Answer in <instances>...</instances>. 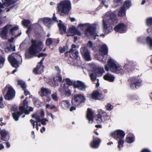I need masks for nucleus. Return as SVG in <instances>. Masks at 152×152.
Wrapping results in <instances>:
<instances>
[{"label": "nucleus", "mask_w": 152, "mask_h": 152, "mask_svg": "<svg viewBox=\"0 0 152 152\" xmlns=\"http://www.w3.org/2000/svg\"><path fill=\"white\" fill-rule=\"evenodd\" d=\"M51 93V90L47 88H42L41 89L40 96L42 97L48 96Z\"/></svg>", "instance_id": "nucleus-22"}, {"label": "nucleus", "mask_w": 152, "mask_h": 152, "mask_svg": "<svg viewBox=\"0 0 152 152\" xmlns=\"http://www.w3.org/2000/svg\"><path fill=\"white\" fill-rule=\"evenodd\" d=\"M90 76L92 81H94L96 80V77L97 76L94 72L93 73L91 74L90 75Z\"/></svg>", "instance_id": "nucleus-48"}, {"label": "nucleus", "mask_w": 152, "mask_h": 152, "mask_svg": "<svg viewBox=\"0 0 152 152\" xmlns=\"http://www.w3.org/2000/svg\"><path fill=\"white\" fill-rule=\"evenodd\" d=\"M103 28L105 33L107 34L113 31L112 28L110 26H108L105 20H102Z\"/></svg>", "instance_id": "nucleus-21"}, {"label": "nucleus", "mask_w": 152, "mask_h": 152, "mask_svg": "<svg viewBox=\"0 0 152 152\" xmlns=\"http://www.w3.org/2000/svg\"><path fill=\"white\" fill-rule=\"evenodd\" d=\"M130 87L133 90H135L142 84V80L138 77H133L130 79Z\"/></svg>", "instance_id": "nucleus-6"}, {"label": "nucleus", "mask_w": 152, "mask_h": 152, "mask_svg": "<svg viewBox=\"0 0 152 152\" xmlns=\"http://www.w3.org/2000/svg\"><path fill=\"white\" fill-rule=\"evenodd\" d=\"M18 85H20L23 89H25L26 88V86L24 82L21 80H18Z\"/></svg>", "instance_id": "nucleus-36"}, {"label": "nucleus", "mask_w": 152, "mask_h": 152, "mask_svg": "<svg viewBox=\"0 0 152 152\" xmlns=\"http://www.w3.org/2000/svg\"><path fill=\"white\" fill-rule=\"evenodd\" d=\"M58 77V81L59 82H61L62 81V77L61 76L59 75Z\"/></svg>", "instance_id": "nucleus-63"}, {"label": "nucleus", "mask_w": 152, "mask_h": 152, "mask_svg": "<svg viewBox=\"0 0 152 152\" xmlns=\"http://www.w3.org/2000/svg\"><path fill=\"white\" fill-rule=\"evenodd\" d=\"M48 121V119L45 118H43L41 119L40 122H41L42 124L44 125H45L46 124V122H47Z\"/></svg>", "instance_id": "nucleus-52"}, {"label": "nucleus", "mask_w": 152, "mask_h": 152, "mask_svg": "<svg viewBox=\"0 0 152 152\" xmlns=\"http://www.w3.org/2000/svg\"><path fill=\"white\" fill-rule=\"evenodd\" d=\"M125 135V133L124 131L121 130L115 131L110 134L111 136L116 140L118 139H123Z\"/></svg>", "instance_id": "nucleus-11"}, {"label": "nucleus", "mask_w": 152, "mask_h": 152, "mask_svg": "<svg viewBox=\"0 0 152 152\" xmlns=\"http://www.w3.org/2000/svg\"><path fill=\"white\" fill-rule=\"evenodd\" d=\"M131 5V1L129 0H126L124 1L123 6L122 7H124L125 9L129 8Z\"/></svg>", "instance_id": "nucleus-33"}, {"label": "nucleus", "mask_w": 152, "mask_h": 152, "mask_svg": "<svg viewBox=\"0 0 152 152\" xmlns=\"http://www.w3.org/2000/svg\"><path fill=\"white\" fill-rule=\"evenodd\" d=\"M5 58L2 56H0V68H1L3 66L5 61Z\"/></svg>", "instance_id": "nucleus-41"}, {"label": "nucleus", "mask_w": 152, "mask_h": 152, "mask_svg": "<svg viewBox=\"0 0 152 152\" xmlns=\"http://www.w3.org/2000/svg\"><path fill=\"white\" fill-rule=\"evenodd\" d=\"M126 26L124 23H121L118 24L114 28V30L120 33H124L126 31Z\"/></svg>", "instance_id": "nucleus-13"}, {"label": "nucleus", "mask_w": 152, "mask_h": 152, "mask_svg": "<svg viewBox=\"0 0 152 152\" xmlns=\"http://www.w3.org/2000/svg\"><path fill=\"white\" fill-rule=\"evenodd\" d=\"M61 108L64 109H67L71 105L70 103L67 100H63L61 103Z\"/></svg>", "instance_id": "nucleus-26"}, {"label": "nucleus", "mask_w": 152, "mask_h": 152, "mask_svg": "<svg viewBox=\"0 0 152 152\" xmlns=\"http://www.w3.org/2000/svg\"><path fill=\"white\" fill-rule=\"evenodd\" d=\"M57 7L59 12L68 14L71 9V3L68 0H64L58 4Z\"/></svg>", "instance_id": "nucleus-3"}, {"label": "nucleus", "mask_w": 152, "mask_h": 152, "mask_svg": "<svg viewBox=\"0 0 152 152\" xmlns=\"http://www.w3.org/2000/svg\"><path fill=\"white\" fill-rule=\"evenodd\" d=\"M108 16L109 17L108 22L110 24L114 25L117 22L118 20L115 14L109 12L108 15Z\"/></svg>", "instance_id": "nucleus-20"}, {"label": "nucleus", "mask_w": 152, "mask_h": 152, "mask_svg": "<svg viewBox=\"0 0 152 152\" xmlns=\"http://www.w3.org/2000/svg\"><path fill=\"white\" fill-rule=\"evenodd\" d=\"M126 14V9L124 7H121V9L118 12V15L120 17H123Z\"/></svg>", "instance_id": "nucleus-34"}, {"label": "nucleus", "mask_w": 152, "mask_h": 152, "mask_svg": "<svg viewBox=\"0 0 152 152\" xmlns=\"http://www.w3.org/2000/svg\"><path fill=\"white\" fill-rule=\"evenodd\" d=\"M35 119L37 121L36 122H37V123L38 122H40L41 119H40V117L38 115L35 117Z\"/></svg>", "instance_id": "nucleus-60"}, {"label": "nucleus", "mask_w": 152, "mask_h": 152, "mask_svg": "<svg viewBox=\"0 0 152 152\" xmlns=\"http://www.w3.org/2000/svg\"><path fill=\"white\" fill-rule=\"evenodd\" d=\"M146 24L147 26H149L152 25V17L146 19Z\"/></svg>", "instance_id": "nucleus-44"}, {"label": "nucleus", "mask_w": 152, "mask_h": 152, "mask_svg": "<svg viewBox=\"0 0 152 152\" xmlns=\"http://www.w3.org/2000/svg\"><path fill=\"white\" fill-rule=\"evenodd\" d=\"M99 52L103 55H107L108 52V49L107 46L106 45H102L99 49Z\"/></svg>", "instance_id": "nucleus-23"}, {"label": "nucleus", "mask_w": 152, "mask_h": 152, "mask_svg": "<svg viewBox=\"0 0 152 152\" xmlns=\"http://www.w3.org/2000/svg\"><path fill=\"white\" fill-rule=\"evenodd\" d=\"M76 45H75V44H73L71 46V48L69 51H67L66 52L64 53V55L65 57H66L68 55L69 53V55L70 54V53L72 51V48H76Z\"/></svg>", "instance_id": "nucleus-39"}, {"label": "nucleus", "mask_w": 152, "mask_h": 152, "mask_svg": "<svg viewBox=\"0 0 152 152\" xmlns=\"http://www.w3.org/2000/svg\"><path fill=\"white\" fill-rule=\"evenodd\" d=\"M3 98L2 97H0V108H3L4 105L3 103Z\"/></svg>", "instance_id": "nucleus-54"}, {"label": "nucleus", "mask_w": 152, "mask_h": 152, "mask_svg": "<svg viewBox=\"0 0 152 152\" xmlns=\"http://www.w3.org/2000/svg\"><path fill=\"white\" fill-rule=\"evenodd\" d=\"M1 135L0 140L3 142V141H7L10 139V133L8 131L5 129L1 130L0 132Z\"/></svg>", "instance_id": "nucleus-14"}, {"label": "nucleus", "mask_w": 152, "mask_h": 152, "mask_svg": "<svg viewBox=\"0 0 152 152\" xmlns=\"http://www.w3.org/2000/svg\"><path fill=\"white\" fill-rule=\"evenodd\" d=\"M80 52L83 58L85 60L89 61L91 60L90 53L86 47H81L80 49Z\"/></svg>", "instance_id": "nucleus-10"}, {"label": "nucleus", "mask_w": 152, "mask_h": 152, "mask_svg": "<svg viewBox=\"0 0 152 152\" xmlns=\"http://www.w3.org/2000/svg\"><path fill=\"white\" fill-rule=\"evenodd\" d=\"M31 43V45L28 49L29 53L31 55L37 56L39 58L47 56V54L43 53H40L38 55H36L41 51L43 48L44 45L42 42L39 41L37 43L36 40L32 39Z\"/></svg>", "instance_id": "nucleus-1"}, {"label": "nucleus", "mask_w": 152, "mask_h": 152, "mask_svg": "<svg viewBox=\"0 0 152 152\" xmlns=\"http://www.w3.org/2000/svg\"><path fill=\"white\" fill-rule=\"evenodd\" d=\"M85 100V97L83 94H74L72 98V104L73 106H76L84 102Z\"/></svg>", "instance_id": "nucleus-5"}, {"label": "nucleus", "mask_w": 152, "mask_h": 152, "mask_svg": "<svg viewBox=\"0 0 152 152\" xmlns=\"http://www.w3.org/2000/svg\"><path fill=\"white\" fill-rule=\"evenodd\" d=\"M44 59V57L37 64L36 67L34 69L33 72L34 74H40L43 72L45 67L43 65V62Z\"/></svg>", "instance_id": "nucleus-8"}, {"label": "nucleus", "mask_w": 152, "mask_h": 152, "mask_svg": "<svg viewBox=\"0 0 152 152\" xmlns=\"http://www.w3.org/2000/svg\"><path fill=\"white\" fill-rule=\"evenodd\" d=\"M43 21L45 23H50L52 21V20L50 18H45L43 19Z\"/></svg>", "instance_id": "nucleus-51"}, {"label": "nucleus", "mask_w": 152, "mask_h": 152, "mask_svg": "<svg viewBox=\"0 0 152 152\" xmlns=\"http://www.w3.org/2000/svg\"><path fill=\"white\" fill-rule=\"evenodd\" d=\"M96 29V26L95 24L88 26L85 30V35L88 37L90 36L94 37V39H95L96 35H95V34Z\"/></svg>", "instance_id": "nucleus-7"}, {"label": "nucleus", "mask_w": 152, "mask_h": 152, "mask_svg": "<svg viewBox=\"0 0 152 152\" xmlns=\"http://www.w3.org/2000/svg\"><path fill=\"white\" fill-rule=\"evenodd\" d=\"M27 99V97H26L23 101V106H20L19 107V110L22 113V114L23 113L26 114H28L29 113V110L26 109L28 107V102L26 100Z\"/></svg>", "instance_id": "nucleus-15"}, {"label": "nucleus", "mask_w": 152, "mask_h": 152, "mask_svg": "<svg viewBox=\"0 0 152 152\" xmlns=\"http://www.w3.org/2000/svg\"><path fill=\"white\" fill-rule=\"evenodd\" d=\"M5 1L6 4H7L9 5H10L15 4L17 2V0H5Z\"/></svg>", "instance_id": "nucleus-45"}, {"label": "nucleus", "mask_w": 152, "mask_h": 152, "mask_svg": "<svg viewBox=\"0 0 152 152\" xmlns=\"http://www.w3.org/2000/svg\"><path fill=\"white\" fill-rule=\"evenodd\" d=\"M109 68L111 72L115 73L121 75L124 73V71L121 67L120 65H117L111 58L108 60L107 65H106L104 66V69L106 71H109Z\"/></svg>", "instance_id": "nucleus-2"}, {"label": "nucleus", "mask_w": 152, "mask_h": 152, "mask_svg": "<svg viewBox=\"0 0 152 152\" xmlns=\"http://www.w3.org/2000/svg\"><path fill=\"white\" fill-rule=\"evenodd\" d=\"M30 122L32 124L33 128H34L35 127V123L36 122L32 119H31L30 120Z\"/></svg>", "instance_id": "nucleus-58"}, {"label": "nucleus", "mask_w": 152, "mask_h": 152, "mask_svg": "<svg viewBox=\"0 0 152 152\" xmlns=\"http://www.w3.org/2000/svg\"><path fill=\"white\" fill-rule=\"evenodd\" d=\"M93 140L92 142L90 144V146L92 148H96L99 147L101 142V140L99 138L93 137Z\"/></svg>", "instance_id": "nucleus-17"}, {"label": "nucleus", "mask_w": 152, "mask_h": 152, "mask_svg": "<svg viewBox=\"0 0 152 152\" xmlns=\"http://www.w3.org/2000/svg\"><path fill=\"white\" fill-rule=\"evenodd\" d=\"M19 29L18 26H15L14 27L11 28L10 30V34L12 36H13L14 34V31H17Z\"/></svg>", "instance_id": "nucleus-40"}, {"label": "nucleus", "mask_w": 152, "mask_h": 152, "mask_svg": "<svg viewBox=\"0 0 152 152\" xmlns=\"http://www.w3.org/2000/svg\"><path fill=\"white\" fill-rule=\"evenodd\" d=\"M97 118L96 119V121H98L99 122H100L101 121L104 122L109 120L110 119V117L107 115L106 113L101 111L97 115Z\"/></svg>", "instance_id": "nucleus-12"}, {"label": "nucleus", "mask_w": 152, "mask_h": 152, "mask_svg": "<svg viewBox=\"0 0 152 152\" xmlns=\"http://www.w3.org/2000/svg\"><path fill=\"white\" fill-rule=\"evenodd\" d=\"M65 81L66 82V84H66V86H71L73 85V86L74 82L73 83L69 78H66Z\"/></svg>", "instance_id": "nucleus-46"}, {"label": "nucleus", "mask_w": 152, "mask_h": 152, "mask_svg": "<svg viewBox=\"0 0 152 152\" xmlns=\"http://www.w3.org/2000/svg\"><path fill=\"white\" fill-rule=\"evenodd\" d=\"M52 43V40L51 38L47 39L46 41V44L48 46H49Z\"/></svg>", "instance_id": "nucleus-50"}, {"label": "nucleus", "mask_w": 152, "mask_h": 152, "mask_svg": "<svg viewBox=\"0 0 152 152\" xmlns=\"http://www.w3.org/2000/svg\"><path fill=\"white\" fill-rule=\"evenodd\" d=\"M120 140L118 142V148H119V150H120L121 147H122L124 143V140L122 139H119Z\"/></svg>", "instance_id": "nucleus-49"}, {"label": "nucleus", "mask_w": 152, "mask_h": 152, "mask_svg": "<svg viewBox=\"0 0 152 152\" xmlns=\"http://www.w3.org/2000/svg\"><path fill=\"white\" fill-rule=\"evenodd\" d=\"M8 60L12 67L16 68L19 66L18 61L12 55L9 56Z\"/></svg>", "instance_id": "nucleus-19"}, {"label": "nucleus", "mask_w": 152, "mask_h": 152, "mask_svg": "<svg viewBox=\"0 0 152 152\" xmlns=\"http://www.w3.org/2000/svg\"><path fill=\"white\" fill-rule=\"evenodd\" d=\"M72 49V50L70 54V57L72 59H77L78 58V52L76 49Z\"/></svg>", "instance_id": "nucleus-25"}, {"label": "nucleus", "mask_w": 152, "mask_h": 152, "mask_svg": "<svg viewBox=\"0 0 152 152\" xmlns=\"http://www.w3.org/2000/svg\"><path fill=\"white\" fill-rule=\"evenodd\" d=\"M146 41L148 44L152 47V38L151 37L148 36L146 38Z\"/></svg>", "instance_id": "nucleus-43"}, {"label": "nucleus", "mask_w": 152, "mask_h": 152, "mask_svg": "<svg viewBox=\"0 0 152 152\" xmlns=\"http://www.w3.org/2000/svg\"><path fill=\"white\" fill-rule=\"evenodd\" d=\"M2 93L6 100H10L13 99L15 97V91L11 86L8 85L4 88Z\"/></svg>", "instance_id": "nucleus-4"}, {"label": "nucleus", "mask_w": 152, "mask_h": 152, "mask_svg": "<svg viewBox=\"0 0 152 152\" xmlns=\"http://www.w3.org/2000/svg\"><path fill=\"white\" fill-rule=\"evenodd\" d=\"M91 97L95 100H101L104 97L102 91L97 89L93 91L91 94Z\"/></svg>", "instance_id": "nucleus-9"}, {"label": "nucleus", "mask_w": 152, "mask_h": 152, "mask_svg": "<svg viewBox=\"0 0 152 152\" xmlns=\"http://www.w3.org/2000/svg\"><path fill=\"white\" fill-rule=\"evenodd\" d=\"M113 108V106L111 105V104L108 103L106 106V109L109 111H110Z\"/></svg>", "instance_id": "nucleus-55"}, {"label": "nucleus", "mask_w": 152, "mask_h": 152, "mask_svg": "<svg viewBox=\"0 0 152 152\" xmlns=\"http://www.w3.org/2000/svg\"><path fill=\"white\" fill-rule=\"evenodd\" d=\"M94 72L98 77L102 76V74L104 72L103 68H96L94 69Z\"/></svg>", "instance_id": "nucleus-28"}, {"label": "nucleus", "mask_w": 152, "mask_h": 152, "mask_svg": "<svg viewBox=\"0 0 152 152\" xmlns=\"http://www.w3.org/2000/svg\"><path fill=\"white\" fill-rule=\"evenodd\" d=\"M126 141L127 143H131L134 141V138L133 137H127Z\"/></svg>", "instance_id": "nucleus-42"}, {"label": "nucleus", "mask_w": 152, "mask_h": 152, "mask_svg": "<svg viewBox=\"0 0 152 152\" xmlns=\"http://www.w3.org/2000/svg\"><path fill=\"white\" fill-rule=\"evenodd\" d=\"M33 102L36 107L39 108L40 106L41 102L39 99L34 98L33 99Z\"/></svg>", "instance_id": "nucleus-37"}, {"label": "nucleus", "mask_w": 152, "mask_h": 152, "mask_svg": "<svg viewBox=\"0 0 152 152\" xmlns=\"http://www.w3.org/2000/svg\"><path fill=\"white\" fill-rule=\"evenodd\" d=\"M22 115V113L20 111L14 113H12V115L15 121H17L18 120L19 118Z\"/></svg>", "instance_id": "nucleus-31"}, {"label": "nucleus", "mask_w": 152, "mask_h": 152, "mask_svg": "<svg viewBox=\"0 0 152 152\" xmlns=\"http://www.w3.org/2000/svg\"><path fill=\"white\" fill-rule=\"evenodd\" d=\"M93 43L91 41H89L87 44V46L89 48H92L93 47Z\"/></svg>", "instance_id": "nucleus-57"}, {"label": "nucleus", "mask_w": 152, "mask_h": 152, "mask_svg": "<svg viewBox=\"0 0 152 152\" xmlns=\"http://www.w3.org/2000/svg\"><path fill=\"white\" fill-rule=\"evenodd\" d=\"M87 114L86 115V118L89 120V121H93L94 117L93 113L91 109L89 108L87 109Z\"/></svg>", "instance_id": "nucleus-24"}, {"label": "nucleus", "mask_w": 152, "mask_h": 152, "mask_svg": "<svg viewBox=\"0 0 152 152\" xmlns=\"http://www.w3.org/2000/svg\"><path fill=\"white\" fill-rule=\"evenodd\" d=\"M67 89V86H66V84H64L63 86L61 85L58 89L59 91L60 92L61 95L63 96L64 94V93Z\"/></svg>", "instance_id": "nucleus-30"}, {"label": "nucleus", "mask_w": 152, "mask_h": 152, "mask_svg": "<svg viewBox=\"0 0 152 152\" xmlns=\"http://www.w3.org/2000/svg\"><path fill=\"white\" fill-rule=\"evenodd\" d=\"M69 30L71 33H73L74 34L80 36L81 33L74 26H72L69 28Z\"/></svg>", "instance_id": "nucleus-29"}, {"label": "nucleus", "mask_w": 152, "mask_h": 152, "mask_svg": "<svg viewBox=\"0 0 152 152\" xmlns=\"http://www.w3.org/2000/svg\"><path fill=\"white\" fill-rule=\"evenodd\" d=\"M58 27L60 31L62 33H65L66 31V26L62 23H59L58 24Z\"/></svg>", "instance_id": "nucleus-32"}, {"label": "nucleus", "mask_w": 152, "mask_h": 152, "mask_svg": "<svg viewBox=\"0 0 152 152\" xmlns=\"http://www.w3.org/2000/svg\"><path fill=\"white\" fill-rule=\"evenodd\" d=\"M140 152H151V151L147 148H144Z\"/></svg>", "instance_id": "nucleus-62"}, {"label": "nucleus", "mask_w": 152, "mask_h": 152, "mask_svg": "<svg viewBox=\"0 0 152 152\" xmlns=\"http://www.w3.org/2000/svg\"><path fill=\"white\" fill-rule=\"evenodd\" d=\"M23 90L24 91V94L25 96L30 94V92L28 90H26V88H25V89H23Z\"/></svg>", "instance_id": "nucleus-59"}, {"label": "nucleus", "mask_w": 152, "mask_h": 152, "mask_svg": "<svg viewBox=\"0 0 152 152\" xmlns=\"http://www.w3.org/2000/svg\"><path fill=\"white\" fill-rule=\"evenodd\" d=\"M114 2L115 3L118 4V5L121 4L122 3V0H114Z\"/></svg>", "instance_id": "nucleus-56"}, {"label": "nucleus", "mask_w": 152, "mask_h": 152, "mask_svg": "<svg viewBox=\"0 0 152 152\" xmlns=\"http://www.w3.org/2000/svg\"><path fill=\"white\" fill-rule=\"evenodd\" d=\"M22 23L24 26L27 27L30 23V21L28 19H24L22 21Z\"/></svg>", "instance_id": "nucleus-38"}, {"label": "nucleus", "mask_w": 152, "mask_h": 152, "mask_svg": "<svg viewBox=\"0 0 152 152\" xmlns=\"http://www.w3.org/2000/svg\"><path fill=\"white\" fill-rule=\"evenodd\" d=\"M71 94V91L70 89H69L68 86H67V89L65 91L64 94L66 96H69Z\"/></svg>", "instance_id": "nucleus-47"}, {"label": "nucleus", "mask_w": 152, "mask_h": 152, "mask_svg": "<svg viewBox=\"0 0 152 152\" xmlns=\"http://www.w3.org/2000/svg\"><path fill=\"white\" fill-rule=\"evenodd\" d=\"M103 78L106 80L112 82L114 80L115 77L109 73H107L104 76Z\"/></svg>", "instance_id": "nucleus-27"}, {"label": "nucleus", "mask_w": 152, "mask_h": 152, "mask_svg": "<svg viewBox=\"0 0 152 152\" xmlns=\"http://www.w3.org/2000/svg\"><path fill=\"white\" fill-rule=\"evenodd\" d=\"M73 88H77L80 91H83L85 90L86 87L83 82L77 80L76 82H74Z\"/></svg>", "instance_id": "nucleus-16"}, {"label": "nucleus", "mask_w": 152, "mask_h": 152, "mask_svg": "<svg viewBox=\"0 0 152 152\" xmlns=\"http://www.w3.org/2000/svg\"><path fill=\"white\" fill-rule=\"evenodd\" d=\"M68 49V47L66 44V45L65 46H63L62 47H60L58 48L59 51L60 53H64L66 50H67Z\"/></svg>", "instance_id": "nucleus-35"}, {"label": "nucleus", "mask_w": 152, "mask_h": 152, "mask_svg": "<svg viewBox=\"0 0 152 152\" xmlns=\"http://www.w3.org/2000/svg\"><path fill=\"white\" fill-rule=\"evenodd\" d=\"M4 51L6 53H8L9 52H11L10 51V49L8 47H7L5 48Z\"/></svg>", "instance_id": "nucleus-64"}, {"label": "nucleus", "mask_w": 152, "mask_h": 152, "mask_svg": "<svg viewBox=\"0 0 152 152\" xmlns=\"http://www.w3.org/2000/svg\"><path fill=\"white\" fill-rule=\"evenodd\" d=\"M11 26L7 25L3 28L2 30L0 32V37L3 39H7L8 34V30Z\"/></svg>", "instance_id": "nucleus-18"}, {"label": "nucleus", "mask_w": 152, "mask_h": 152, "mask_svg": "<svg viewBox=\"0 0 152 152\" xmlns=\"http://www.w3.org/2000/svg\"><path fill=\"white\" fill-rule=\"evenodd\" d=\"M75 106H72L70 108L69 110L70 111H72L73 110H75L76 109V107Z\"/></svg>", "instance_id": "nucleus-61"}, {"label": "nucleus", "mask_w": 152, "mask_h": 152, "mask_svg": "<svg viewBox=\"0 0 152 152\" xmlns=\"http://www.w3.org/2000/svg\"><path fill=\"white\" fill-rule=\"evenodd\" d=\"M51 96L53 99L55 101H57L58 99V97L57 94L56 93H54L51 95Z\"/></svg>", "instance_id": "nucleus-53"}]
</instances>
